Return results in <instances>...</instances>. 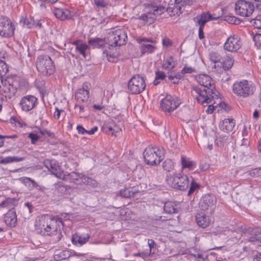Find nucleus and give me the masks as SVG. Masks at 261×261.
Returning <instances> with one entry per match:
<instances>
[{
    "label": "nucleus",
    "mask_w": 261,
    "mask_h": 261,
    "mask_svg": "<svg viewBox=\"0 0 261 261\" xmlns=\"http://www.w3.org/2000/svg\"><path fill=\"white\" fill-rule=\"evenodd\" d=\"M196 80L201 87L194 88L192 93L199 103L207 105L213 100V94L216 92L212 79L207 74H201L196 77Z\"/></svg>",
    "instance_id": "nucleus-3"
},
{
    "label": "nucleus",
    "mask_w": 261,
    "mask_h": 261,
    "mask_svg": "<svg viewBox=\"0 0 261 261\" xmlns=\"http://www.w3.org/2000/svg\"><path fill=\"white\" fill-rule=\"evenodd\" d=\"M194 72H196L195 69L192 67L188 66L187 65H186L183 69L180 71V73L183 75L191 74Z\"/></svg>",
    "instance_id": "nucleus-46"
},
{
    "label": "nucleus",
    "mask_w": 261,
    "mask_h": 261,
    "mask_svg": "<svg viewBox=\"0 0 261 261\" xmlns=\"http://www.w3.org/2000/svg\"><path fill=\"white\" fill-rule=\"evenodd\" d=\"M253 41L256 46L261 45V34H257L253 37Z\"/></svg>",
    "instance_id": "nucleus-55"
},
{
    "label": "nucleus",
    "mask_w": 261,
    "mask_h": 261,
    "mask_svg": "<svg viewBox=\"0 0 261 261\" xmlns=\"http://www.w3.org/2000/svg\"><path fill=\"white\" fill-rule=\"evenodd\" d=\"M14 25L7 16H0V35L4 37H10L14 34Z\"/></svg>",
    "instance_id": "nucleus-10"
},
{
    "label": "nucleus",
    "mask_w": 261,
    "mask_h": 261,
    "mask_svg": "<svg viewBox=\"0 0 261 261\" xmlns=\"http://www.w3.org/2000/svg\"><path fill=\"white\" fill-rule=\"evenodd\" d=\"M61 112H62V110H59L58 108H55L54 117L56 119H59L60 118Z\"/></svg>",
    "instance_id": "nucleus-61"
},
{
    "label": "nucleus",
    "mask_w": 261,
    "mask_h": 261,
    "mask_svg": "<svg viewBox=\"0 0 261 261\" xmlns=\"http://www.w3.org/2000/svg\"><path fill=\"white\" fill-rule=\"evenodd\" d=\"M90 88V84L85 82L83 84L82 88L77 90L75 92V97L78 103H81L88 100L89 98Z\"/></svg>",
    "instance_id": "nucleus-14"
},
{
    "label": "nucleus",
    "mask_w": 261,
    "mask_h": 261,
    "mask_svg": "<svg viewBox=\"0 0 261 261\" xmlns=\"http://www.w3.org/2000/svg\"><path fill=\"white\" fill-rule=\"evenodd\" d=\"M181 168L183 170L185 169H188L189 170H192L195 167L196 164L194 162L186 156H182L181 158Z\"/></svg>",
    "instance_id": "nucleus-29"
},
{
    "label": "nucleus",
    "mask_w": 261,
    "mask_h": 261,
    "mask_svg": "<svg viewBox=\"0 0 261 261\" xmlns=\"http://www.w3.org/2000/svg\"><path fill=\"white\" fill-rule=\"evenodd\" d=\"M230 137L228 133L224 135H219L216 139V143L219 146H223L228 143Z\"/></svg>",
    "instance_id": "nucleus-33"
},
{
    "label": "nucleus",
    "mask_w": 261,
    "mask_h": 261,
    "mask_svg": "<svg viewBox=\"0 0 261 261\" xmlns=\"http://www.w3.org/2000/svg\"><path fill=\"white\" fill-rule=\"evenodd\" d=\"M215 196L212 194H206L203 196L199 202V206L203 211H206L209 207H212L216 203Z\"/></svg>",
    "instance_id": "nucleus-18"
},
{
    "label": "nucleus",
    "mask_w": 261,
    "mask_h": 261,
    "mask_svg": "<svg viewBox=\"0 0 261 261\" xmlns=\"http://www.w3.org/2000/svg\"><path fill=\"white\" fill-rule=\"evenodd\" d=\"M4 221L6 224L10 227H15L17 222L16 211L14 208H11L4 217Z\"/></svg>",
    "instance_id": "nucleus-22"
},
{
    "label": "nucleus",
    "mask_w": 261,
    "mask_h": 261,
    "mask_svg": "<svg viewBox=\"0 0 261 261\" xmlns=\"http://www.w3.org/2000/svg\"><path fill=\"white\" fill-rule=\"evenodd\" d=\"M176 206L173 202H166L164 204V211L165 213L169 214L177 213L178 209Z\"/></svg>",
    "instance_id": "nucleus-34"
},
{
    "label": "nucleus",
    "mask_w": 261,
    "mask_h": 261,
    "mask_svg": "<svg viewBox=\"0 0 261 261\" xmlns=\"http://www.w3.org/2000/svg\"><path fill=\"white\" fill-rule=\"evenodd\" d=\"M189 185V181L187 175L180 176V191L186 190Z\"/></svg>",
    "instance_id": "nucleus-41"
},
{
    "label": "nucleus",
    "mask_w": 261,
    "mask_h": 261,
    "mask_svg": "<svg viewBox=\"0 0 261 261\" xmlns=\"http://www.w3.org/2000/svg\"><path fill=\"white\" fill-rule=\"evenodd\" d=\"M166 77L165 73L162 71L158 70L155 71V77L153 82L154 85H158L160 83V80H164Z\"/></svg>",
    "instance_id": "nucleus-40"
},
{
    "label": "nucleus",
    "mask_w": 261,
    "mask_h": 261,
    "mask_svg": "<svg viewBox=\"0 0 261 261\" xmlns=\"http://www.w3.org/2000/svg\"><path fill=\"white\" fill-rule=\"evenodd\" d=\"M54 13L56 17L61 20L69 19L73 16L70 11L66 8H55Z\"/></svg>",
    "instance_id": "nucleus-21"
},
{
    "label": "nucleus",
    "mask_w": 261,
    "mask_h": 261,
    "mask_svg": "<svg viewBox=\"0 0 261 261\" xmlns=\"http://www.w3.org/2000/svg\"><path fill=\"white\" fill-rule=\"evenodd\" d=\"M37 101L38 99L35 96L28 95L21 98L19 106L22 111L28 112L34 108Z\"/></svg>",
    "instance_id": "nucleus-13"
},
{
    "label": "nucleus",
    "mask_w": 261,
    "mask_h": 261,
    "mask_svg": "<svg viewBox=\"0 0 261 261\" xmlns=\"http://www.w3.org/2000/svg\"><path fill=\"white\" fill-rule=\"evenodd\" d=\"M2 85L0 86L2 92L5 94V96L9 98H11L14 96L16 92V89L13 86L9 83L7 81H2Z\"/></svg>",
    "instance_id": "nucleus-23"
},
{
    "label": "nucleus",
    "mask_w": 261,
    "mask_h": 261,
    "mask_svg": "<svg viewBox=\"0 0 261 261\" xmlns=\"http://www.w3.org/2000/svg\"><path fill=\"white\" fill-rule=\"evenodd\" d=\"M36 68L43 75L48 76L55 71V66L50 57L47 55L39 56L36 61Z\"/></svg>",
    "instance_id": "nucleus-6"
},
{
    "label": "nucleus",
    "mask_w": 261,
    "mask_h": 261,
    "mask_svg": "<svg viewBox=\"0 0 261 261\" xmlns=\"http://www.w3.org/2000/svg\"><path fill=\"white\" fill-rule=\"evenodd\" d=\"M43 164L45 167L49 171L53 174L55 175L57 177L61 179L64 172L61 170L60 167L56 164V161L55 160H45Z\"/></svg>",
    "instance_id": "nucleus-17"
},
{
    "label": "nucleus",
    "mask_w": 261,
    "mask_h": 261,
    "mask_svg": "<svg viewBox=\"0 0 261 261\" xmlns=\"http://www.w3.org/2000/svg\"><path fill=\"white\" fill-rule=\"evenodd\" d=\"M39 132L43 136H47L49 137H53L54 136V134L46 129H40Z\"/></svg>",
    "instance_id": "nucleus-58"
},
{
    "label": "nucleus",
    "mask_w": 261,
    "mask_h": 261,
    "mask_svg": "<svg viewBox=\"0 0 261 261\" xmlns=\"http://www.w3.org/2000/svg\"><path fill=\"white\" fill-rule=\"evenodd\" d=\"M218 17H212V15L209 13H203L197 16L194 18V21L200 27H204L205 24L211 20L214 19H217Z\"/></svg>",
    "instance_id": "nucleus-24"
},
{
    "label": "nucleus",
    "mask_w": 261,
    "mask_h": 261,
    "mask_svg": "<svg viewBox=\"0 0 261 261\" xmlns=\"http://www.w3.org/2000/svg\"><path fill=\"white\" fill-rule=\"evenodd\" d=\"M28 138L31 139V143L35 144L38 141L40 137L36 134L31 133L28 135Z\"/></svg>",
    "instance_id": "nucleus-49"
},
{
    "label": "nucleus",
    "mask_w": 261,
    "mask_h": 261,
    "mask_svg": "<svg viewBox=\"0 0 261 261\" xmlns=\"http://www.w3.org/2000/svg\"><path fill=\"white\" fill-rule=\"evenodd\" d=\"M244 175L248 178L250 176L252 177H256L261 175V169L258 168L254 169L249 172L244 173Z\"/></svg>",
    "instance_id": "nucleus-42"
},
{
    "label": "nucleus",
    "mask_w": 261,
    "mask_h": 261,
    "mask_svg": "<svg viewBox=\"0 0 261 261\" xmlns=\"http://www.w3.org/2000/svg\"><path fill=\"white\" fill-rule=\"evenodd\" d=\"M19 180L30 191H32L35 187H38V184L34 180L30 177H22L19 178Z\"/></svg>",
    "instance_id": "nucleus-31"
},
{
    "label": "nucleus",
    "mask_w": 261,
    "mask_h": 261,
    "mask_svg": "<svg viewBox=\"0 0 261 261\" xmlns=\"http://www.w3.org/2000/svg\"><path fill=\"white\" fill-rule=\"evenodd\" d=\"M82 175V174L75 172H66V173H64L61 179L75 184H80Z\"/></svg>",
    "instance_id": "nucleus-25"
},
{
    "label": "nucleus",
    "mask_w": 261,
    "mask_h": 261,
    "mask_svg": "<svg viewBox=\"0 0 261 261\" xmlns=\"http://www.w3.org/2000/svg\"><path fill=\"white\" fill-rule=\"evenodd\" d=\"M179 105L178 100L171 96H167L160 103L161 108L165 112H170L174 110Z\"/></svg>",
    "instance_id": "nucleus-15"
},
{
    "label": "nucleus",
    "mask_w": 261,
    "mask_h": 261,
    "mask_svg": "<svg viewBox=\"0 0 261 261\" xmlns=\"http://www.w3.org/2000/svg\"><path fill=\"white\" fill-rule=\"evenodd\" d=\"M12 160V163L13 162H19L24 160L25 158L24 157H18V156H11Z\"/></svg>",
    "instance_id": "nucleus-62"
},
{
    "label": "nucleus",
    "mask_w": 261,
    "mask_h": 261,
    "mask_svg": "<svg viewBox=\"0 0 261 261\" xmlns=\"http://www.w3.org/2000/svg\"><path fill=\"white\" fill-rule=\"evenodd\" d=\"M12 163L11 156H7L0 160V164H7Z\"/></svg>",
    "instance_id": "nucleus-59"
},
{
    "label": "nucleus",
    "mask_w": 261,
    "mask_h": 261,
    "mask_svg": "<svg viewBox=\"0 0 261 261\" xmlns=\"http://www.w3.org/2000/svg\"><path fill=\"white\" fill-rule=\"evenodd\" d=\"M227 20L229 23L232 24H237L240 22V19L235 16H228Z\"/></svg>",
    "instance_id": "nucleus-54"
},
{
    "label": "nucleus",
    "mask_w": 261,
    "mask_h": 261,
    "mask_svg": "<svg viewBox=\"0 0 261 261\" xmlns=\"http://www.w3.org/2000/svg\"><path fill=\"white\" fill-rule=\"evenodd\" d=\"M172 40L167 37H165L162 39V44L164 47H170L172 46Z\"/></svg>",
    "instance_id": "nucleus-53"
},
{
    "label": "nucleus",
    "mask_w": 261,
    "mask_h": 261,
    "mask_svg": "<svg viewBox=\"0 0 261 261\" xmlns=\"http://www.w3.org/2000/svg\"><path fill=\"white\" fill-rule=\"evenodd\" d=\"M169 79L173 84H178L179 82V76L178 74L173 75L172 73L169 76Z\"/></svg>",
    "instance_id": "nucleus-52"
},
{
    "label": "nucleus",
    "mask_w": 261,
    "mask_h": 261,
    "mask_svg": "<svg viewBox=\"0 0 261 261\" xmlns=\"http://www.w3.org/2000/svg\"><path fill=\"white\" fill-rule=\"evenodd\" d=\"M8 71V66L6 63L0 60V78L5 76Z\"/></svg>",
    "instance_id": "nucleus-43"
},
{
    "label": "nucleus",
    "mask_w": 261,
    "mask_h": 261,
    "mask_svg": "<svg viewBox=\"0 0 261 261\" xmlns=\"http://www.w3.org/2000/svg\"><path fill=\"white\" fill-rule=\"evenodd\" d=\"M261 230H259V229H255L253 230V233L254 235L251 236L248 241L251 242H254L257 244L258 245H260L259 243H261V234L260 233V231Z\"/></svg>",
    "instance_id": "nucleus-37"
},
{
    "label": "nucleus",
    "mask_w": 261,
    "mask_h": 261,
    "mask_svg": "<svg viewBox=\"0 0 261 261\" xmlns=\"http://www.w3.org/2000/svg\"><path fill=\"white\" fill-rule=\"evenodd\" d=\"M35 226L36 231L42 236L52 237L54 243L58 242L63 237L61 231L64 226L62 218L42 215L38 217Z\"/></svg>",
    "instance_id": "nucleus-2"
},
{
    "label": "nucleus",
    "mask_w": 261,
    "mask_h": 261,
    "mask_svg": "<svg viewBox=\"0 0 261 261\" xmlns=\"http://www.w3.org/2000/svg\"><path fill=\"white\" fill-rule=\"evenodd\" d=\"M17 138V135H12V136H3L0 135V147H2L4 145V141L3 140V139L5 138Z\"/></svg>",
    "instance_id": "nucleus-56"
},
{
    "label": "nucleus",
    "mask_w": 261,
    "mask_h": 261,
    "mask_svg": "<svg viewBox=\"0 0 261 261\" xmlns=\"http://www.w3.org/2000/svg\"><path fill=\"white\" fill-rule=\"evenodd\" d=\"M254 10L253 3L245 0H239L235 4L236 13L242 17H249Z\"/></svg>",
    "instance_id": "nucleus-9"
},
{
    "label": "nucleus",
    "mask_w": 261,
    "mask_h": 261,
    "mask_svg": "<svg viewBox=\"0 0 261 261\" xmlns=\"http://www.w3.org/2000/svg\"><path fill=\"white\" fill-rule=\"evenodd\" d=\"M128 89L132 94H138L145 89V80L140 74L134 75L128 82Z\"/></svg>",
    "instance_id": "nucleus-8"
},
{
    "label": "nucleus",
    "mask_w": 261,
    "mask_h": 261,
    "mask_svg": "<svg viewBox=\"0 0 261 261\" xmlns=\"http://www.w3.org/2000/svg\"><path fill=\"white\" fill-rule=\"evenodd\" d=\"M93 3L98 8H105L108 5V2L106 0H94Z\"/></svg>",
    "instance_id": "nucleus-48"
},
{
    "label": "nucleus",
    "mask_w": 261,
    "mask_h": 261,
    "mask_svg": "<svg viewBox=\"0 0 261 261\" xmlns=\"http://www.w3.org/2000/svg\"><path fill=\"white\" fill-rule=\"evenodd\" d=\"M127 36L126 32L121 29H117L109 33L107 37L104 39L95 37L88 39V43L93 48L103 47L107 43L108 49L103 53L106 54L109 62H115L117 58L120 56V53L117 50V46L125 44Z\"/></svg>",
    "instance_id": "nucleus-1"
},
{
    "label": "nucleus",
    "mask_w": 261,
    "mask_h": 261,
    "mask_svg": "<svg viewBox=\"0 0 261 261\" xmlns=\"http://www.w3.org/2000/svg\"><path fill=\"white\" fill-rule=\"evenodd\" d=\"M72 44L75 47V51L82 55L84 58H86L89 54L90 47L88 45L82 42L81 40H77L72 42Z\"/></svg>",
    "instance_id": "nucleus-19"
},
{
    "label": "nucleus",
    "mask_w": 261,
    "mask_h": 261,
    "mask_svg": "<svg viewBox=\"0 0 261 261\" xmlns=\"http://www.w3.org/2000/svg\"><path fill=\"white\" fill-rule=\"evenodd\" d=\"M256 90L255 84L250 81L243 80L232 85V92L238 97L246 98L252 96Z\"/></svg>",
    "instance_id": "nucleus-4"
},
{
    "label": "nucleus",
    "mask_w": 261,
    "mask_h": 261,
    "mask_svg": "<svg viewBox=\"0 0 261 261\" xmlns=\"http://www.w3.org/2000/svg\"><path fill=\"white\" fill-rule=\"evenodd\" d=\"M144 11L145 13L140 16L139 19L143 21L144 23L151 24L154 22L157 16L165 12V9L163 6H153L152 4H148L146 6Z\"/></svg>",
    "instance_id": "nucleus-7"
},
{
    "label": "nucleus",
    "mask_w": 261,
    "mask_h": 261,
    "mask_svg": "<svg viewBox=\"0 0 261 261\" xmlns=\"http://www.w3.org/2000/svg\"><path fill=\"white\" fill-rule=\"evenodd\" d=\"M198 188V185L197 184L192 182L191 183V185L190 189L188 191V194L189 195L192 194L195 191V190L196 189H197Z\"/></svg>",
    "instance_id": "nucleus-57"
},
{
    "label": "nucleus",
    "mask_w": 261,
    "mask_h": 261,
    "mask_svg": "<svg viewBox=\"0 0 261 261\" xmlns=\"http://www.w3.org/2000/svg\"><path fill=\"white\" fill-rule=\"evenodd\" d=\"M165 153V151L162 147L149 146L143 152L144 161L148 165L159 164L163 160Z\"/></svg>",
    "instance_id": "nucleus-5"
},
{
    "label": "nucleus",
    "mask_w": 261,
    "mask_h": 261,
    "mask_svg": "<svg viewBox=\"0 0 261 261\" xmlns=\"http://www.w3.org/2000/svg\"><path fill=\"white\" fill-rule=\"evenodd\" d=\"M24 25L28 28H31L34 25V23L32 22L31 20L30 21L29 19H27L24 21Z\"/></svg>",
    "instance_id": "nucleus-63"
},
{
    "label": "nucleus",
    "mask_w": 261,
    "mask_h": 261,
    "mask_svg": "<svg viewBox=\"0 0 261 261\" xmlns=\"http://www.w3.org/2000/svg\"><path fill=\"white\" fill-rule=\"evenodd\" d=\"M251 23L255 28L261 30V19L257 18L253 19L251 21Z\"/></svg>",
    "instance_id": "nucleus-50"
},
{
    "label": "nucleus",
    "mask_w": 261,
    "mask_h": 261,
    "mask_svg": "<svg viewBox=\"0 0 261 261\" xmlns=\"http://www.w3.org/2000/svg\"><path fill=\"white\" fill-rule=\"evenodd\" d=\"M175 65V62L173 57H169L163 61L162 66L165 69L170 70L173 68Z\"/></svg>",
    "instance_id": "nucleus-35"
},
{
    "label": "nucleus",
    "mask_w": 261,
    "mask_h": 261,
    "mask_svg": "<svg viewBox=\"0 0 261 261\" xmlns=\"http://www.w3.org/2000/svg\"><path fill=\"white\" fill-rule=\"evenodd\" d=\"M157 2H159V4H152L153 5V6H163L165 9V11H167L171 16L175 15H179L178 14L179 11V0H170L169 3H168L167 0H158Z\"/></svg>",
    "instance_id": "nucleus-11"
},
{
    "label": "nucleus",
    "mask_w": 261,
    "mask_h": 261,
    "mask_svg": "<svg viewBox=\"0 0 261 261\" xmlns=\"http://www.w3.org/2000/svg\"><path fill=\"white\" fill-rule=\"evenodd\" d=\"M242 46V40L237 35H232L227 38L224 44L223 48L225 50L231 53L237 52Z\"/></svg>",
    "instance_id": "nucleus-12"
},
{
    "label": "nucleus",
    "mask_w": 261,
    "mask_h": 261,
    "mask_svg": "<svg viewBox=\"0 0 261 261\" xmlns=\"http://www.w3.org/2000/svg\"><path fill=\"white\" fill-rule=\"evenodd\" d=\"M213 95L214 99L212 102L208 103L207 105L205 104L203 105L204 106H208V108L206 110V113L208 114H212L214 112V109L218 106L224 109H225V107H226V103L224 102H221V99L218 97H216L217 96L216 94L215 93Z\"/></svg>",
    "instance_id": "nucleus-20"
},
{
    "label": "nucleus",
    "mask_w": 261,
    "mask_h": 261,
    "mask_svg": "<svg viewBox=\"0 0 261 261\" xmlns=\"http://www.w3.org/2000/svg\"><path fill=\"white\" fill-rule=\"evenodd\" d=\"M148 245L150 248V251L151 252V249H153L155 246V243L154 240L152 239H149L148 240Z\"/></svg>",
    "instance_id": "nucleus-64"
},
{
    "label": "nucleus",
    "mask_w": 261,
    "mask_h": 261,
    "mask_svg": "<svg viewBox=\"0 0 261 261\" xmlns=\"http://www.w3.org/2000/svg\"><path fill=\"white\" fill-rule=\"evenodd\" d=\"M71 253L68 250H56L55 252L54 258L55 260L61 261L62 260H64L66 258H68V257L71 256Z\"/></svg>",
    "instance_id": "nucleus-30"
},
{
    "label": "nucleus",
    "mask_w": 261,
    "mask_h": 261,
    "mask_svg": "<svg viewBox=\"0 0 261 261\" xmlns=\"http://www.w3.org/2000/svg\"><path fill=\"white\" fill-rule=\"evenodd\" d=\"M137 192L134 187L132 188H125L123 190L120 191V195L124 198H129L133 197Z\"/></svg>",
    "instance_id": "nucleus-32"
},
{
    "label": "nucleus",
    "mask_w": 261,
    "mask_h": 261,
    "mask_svg": "<svg viewBox=\"0 0 261 261\" xmlns=\"http://www.w3.org/2000/svg\"><path fill=\"white\" fill-rule=\"evenodd\" d=\"M14 200L11 198H8L0 203V207L11 208L13 205Z\"/></svg>",
    "instance_id": "nucleus-45"
},
{
    "label": "nucleus",
    "mask_w": 261,
    "mask_h": 261,
    "mask_svg": "<svg viewBox=\"0 0 261 261\" xmlns=\"http://www.w3.org/2000/svg\"><path fill=\"white\" fill-rule=\"evenodd\" d=\"M137 41L141 45L140 49L142 55L151 54L154 51L155 47L151 44H147V42L154 43V41L152 39L139 38L137 39Z\"/></svg>",
    "instance_id": "nucleus-16"
},
{
    "label": "nucleus",
    "mask_w": 261,
    "mask_h": 261,
    "mask_svg": "<svg viewBox=\"0 0 261 261\" xmlns=\"http://www.w3.org/2000/svg\"><path fill=\"white\" fill-rule=\"evenodd\" d=\"M78 133L81 134H87V130H86L82 125H78L76 127Z\"/></svg>",
    "instance_id": "nucleus-60"
},
{
    "label": "nucleus",
    "mask_w": 261,
    "mask_h": 261,
    "mask_svg": "<svg viewBox=\"0 0 261 261\" xmlns=\"http://www.w3.org/2000/svg\"><path fill=\"white\" fill-rule=\"evenodd\" d=\"M196 221L198 225L203 228L208 226L211 222L210 217L202 213L197 214Z\"/></svg>",
    "instance_id": "nucleus-26"
},
{
    "label": "nucleus",
    "mask_w": 261,
    "mask_h": 261,
    "mask_svg": "<svg viewBox=\"0 0 261 261\" xmlns=\"http://www.w3.org/2000/svg\"><path fill=\"white\" fill-rule=\"evenodd\" d=\"M235 126V122L233 119L227 118L222 121L219 124L221 130L228 133L233 130Z\"/></svg>",
    "instance_id": "nucleus-28"
},
{
    "label": "nucleus",
    "mask_w": 261,
    "mask_h": 261,
    "mask_svg": "<svg viewBox=\"0 0 261 261\" xmlns=\"http://www.w3.org/2000/svg\"><path fill=\"white\" fill-rule=\"evenodd\" d=\"M90 237V235L88 233L81 234L77 233L73 235L72 242L74 245L82 246L89 241Z\"/></svg>",
    "instance_id": "nucleus-27"
},
{
    "label": "nucleus",
    "mask_w": 261,
    "mask_h": 261,
    "mask_svg": "<svg viewBox=\"0 0 261 261\" xmlns=\"http://www.w3.org/2000/svg\"><path fill=\"white\" fill-rule=\"evenodd\" d=\"M234 60L230 57H227V58L223 60L221 62V65L223 68L225 70H229L233 65Z\"/></svg>",
    "instance_id": "nucleus-39"
},
{
    "label": "nucleus",
    "mask_w": 261,
    "mask_h": 261,
    "mask_svg": "<svg viewBox=\"0 0 261 261\" xmlns=\"http://www.w3.org/2000/svg\"><path fill=\"white\" fill-rule=\"evenodd\" d=\"M56 189L58 190V191L61 193H65L67 190L66 187L61 182H58L56 185Z\"/></svg>",
    "instance_id": "nucleus-51"
},
{
    "label": "nucleus",
    "mask_w": 261,
    "mask_h": 261,
    "mask_svg": "<svg viewBox=\"0 0 261 261\" xmlns=\"http://www.w3.org/2000/svg\"><path fill=\"white\" fill-rule=\"evenodd\" d=\"M172 161L170 159L166 160L163 163V168L167 171H170L173 167Z\"/></svg>",
    "instance_id": "nucleus-47"
},
{
    "label": "nucleus",
    "mask_w": 261,
    "mask_h": 261,
    "mask_svg": "<svg viewBox=\"0 0 261 261\" xmlns=\"http://www.w3.org/2000/svg\"><path fill=\"white\" fill-rule=\"evenodd\" d=\"M81 181V183L91 186L92 187H96L98 186V182L97 181L92 178L88 177L85 175H82Z\"/></svg>",
    "instance_id": "nucleus-38"
},
{
    "label": "nucleus",
    "mask_w": 261,
    "mask_h": 261,
    "mask_svg": "<svg viewBox=\"0 0 261 261\" xmlns=\"http://www.w3.org/2000/svg\"><path fill=\"white\" fill-rule=\"evenodd\" d=\"M210 60L214 63L220 62L221 60V56L216 52L211 53L209 55Z\"/></svg>",
    "instance_id": "nucleus-44"
},
{
    "label": "nucleus",
    "mask_w": 261,
    "mask_h": 261,
    "mask_svg": "<svg viewBox=\"0 0 261 261\" xmlns=\"http://www.w3.org/2000/svg\"><path fill=\"white\" fill-rule=\"evenodd\" d=\"M168 184L172 188L179 189V177L175 174L172 175L168 180Z\"/></svg>",
    "instance_id": "nucleus-36"
}]
</instances>
